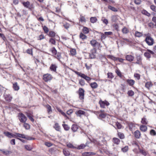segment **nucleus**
I'll use <instances>...</instances> for the list:
<instances>
[{"label":"nucleus","instance_id":"nucleus-6","mask_svg":"<svg viewBox=\"0 0 156 156\" xmlns=\"http://www.w3.org/2000/svg\"><path fill=\"white\" fill-rule=\"evenodd\" d=\"M91 45L94 47H95L96 46H99L100 45V44L97 42L95 40H93L90 42Z\"/></svg>","mask_w":156,"mask_h":156},{"label":"nucleus","instance_id":"nucleus-19","mask_svg":"<svg viewBox=\"0 0 156 156\" xmlns=\"http://www.w3.org/2000/svg\"><path fill=\"white\" fill-rule=\"evenodd\" d=\"M108 8L109 9L114 12H116L118 11V10L116 8L110 5H109L108 6Z\"/></svg>","mask_w":156,"mask_h":156},{"label":"nucleus","instance_id":"nucleus-45","mask_svg":"<svg viewBox=\"0 0 156 156\" xmlns=\"http://www.w3.org/2000/svg\"><path fill=\"white\" fill-rule=\"evenodd\" d=\"M150 9L153 11L156 12V6L154 5H151L150 6Z\"/></svg>","mask_w":156,"mask_h":156},{"label":"nucleus","instance_id":"nucleus-39","mask_svg":"<svg viewBox=\"0 0 156 156\" xmlns=\"http://www.w3.org/2000/svg\"><path fill=\"white\" fill-rule=\"evenodd\" d=\"M83 31L85 34H87L88 33L89 30L88 28L85 27H83Z\"/></svg>","mask_w":156,"mask_h":156},{"label":"nucleus","instance_id":"nucleus-20","mask_svg":"<svg viewBox=\"0 0 156 156\" xmlns=\"http://www.w3.org/2000/svg\"><path fill=\"white\" fill-rule=\"evenodd\" d=\"M90 22L92 23H96L98 20L97 19L96 17H91L90 19Z\"/></svg>","mask_w":156,"mask_h":156},{"label":"nucleus","instance_id":"nucleus-3","mask_svg":"<svg viewBox=\"0 0 156 156\" xmlns=\"http://www.w3.org/2000/svg\"><path fill=\"white\" fill-rule=\"evenodd\" d=\"M107 56L108 58H109L112 60H113L115 61H119L121 62H122L123 61L125 60L124 59L122 58L115 57L112 55H107Z\"/></svg>","mask_w":156,"mask_h":156},{"label":"nucleus","instance_id":"nucleus-62","mask_svg":"<svg viewBox=\"0 0 156 156\" xmlns=\"http://www.w3.org/2000/svg\"><path fill=\"white\" fill-rule=\"evenodd\" d=\"M84 64L87 68H90L91 67V65L89 63H85Z\"/></svg>","mask_w":156,"mask_h":156},{"label":"nucleus","instance_id":"nucleus-47","mask_svg":"<svg viewBox=\"0 0 156 156\" xmlns=\"http://www.w3.org/2000/svg\"><path fill=\"white\" fill-rule=\"evenodd\" d=\"M127 94L129 96H132L134 95V93L132 90H130L128 91Z\"/></svg>","mask_w":156,"mask_h":156},{"label":"nucleus","instance_id":"nucleus-16","mask_svg":"<svg viewBox=\"0 0 156 156\" xmlns=\"http://www.w3.org/2000/svg\"><path fill=\"white\" fill-rule=\"evenodd\" d=\"M76 114L78 116L80 117L81 115H84L85 113V112L82 110H79L76 113Z\"/></svg>","mask_w":156,"mask_h":156},{"label":"nucleus","instance_id":"nucleus-50","mask_svg":"<svg viewBox=\"0 0 156 156\" xmlns=\"http://www.w3.org/2000/svg\"><path fill=\"white\" fill-rule=\"evenodd\" d=\"M89 56L90 58L91 59L94 58L96 57L95 54L91 53H89Z\"/></svg>","mask_w":156,"mask_h":156},{"label":"nucleus","instance_id":"nucleus-40","mask_svg":"<svg viewBox=\"0 0 156 156\" xmlns=\"http://www.w3.org/2000/svg\"><path fill=\"white\" fill-rule=\"evenodd\" d=\"M25 148L28 151H31L32 149V147L30 145H26L25 146Z\"/></svg>","mask_w":156,"mask_h":156},{"label":"nucleus","instance_id":"nucleus-29","mask_svg":"<svg viewBox=\"0 0 156 156\" xmlns=\"http://www.w3.org/2000/svg\"><path fill=\"white\" fill-rule=\"evenodd\" d=\"M115 71L118 76H119L120 78H122L123 75L122 74L121 72L118 69H116Z\"/></svg>","mask_w":156,"mask_h":156},{"label":"nucleus","instance_id":"nucleus-22","mask_svg":"<svg viewBox=\"0 0 156 156\" xmlns=\"http://www.w3.org/2000/svg\"><path fill=\"white\" fill-rule=\"evenodd\" d=\"M117 134L119 137L121 139H123L125 137L124 135L122 133L118 132Z\"/></svg>","mask_w":156,"mask_h":156},{"label":"nucleus","instance_id":"nucleus-5","mask_svg":"<svg viewBox=\"0 0 156 156\" xmlns=\"http://www.w3.org/2000/svg\"><path fill=\"white\" fill-rule=\"evenodd\" d=\"M52 78V76L48 73L44 74L43 76V79L46 82L50 81Z\"/></svg>","mask_w":156,"mask_h":156},{"label":"nucleus","instance_id":"nucleus-34","mask_svg":"<svg viewBox=\"0 0 156 156\" xmlns=\"http://www.w3.org/2000/svg\"><path fill=\"white\" fill-rule=\"evenodd\" d=\"M23 126L26 129H28L30 128V125L27 123H23Z\"/></svg>","mask_w":156,"mask_h":156},{"label":"nucleus","instance_id":"nucleus-12","mask_svg":"<svg viewBox=\"0 0 156 156\" xmlns=\"http://www.w3.org/2000/svg\"><path fill=\"white\" fill-rule=\"evenodd\" d=\"M71 129L73 132H75L78 129V127L77 125L76 124H73L72 125Z\"/></svg>","mask_w":156,"mask_h":156},{"label":"nucleus","instance_id":"nucleus-25","mask_svg":"<svg viewBox=\"0 0 156 156\" xmlns=\"http://www.w3.org/2000/svg\"><path fill=\"white\" fill-rule=\"evenodd\" d=\"M99 103L101 107L103 108H105V101H102L101 100L99 101Z\"/></svg>","mask_w":156,"mask_h":156},{"label":"nucleus","instance_id":"nucleus-23","mask_svg":"<svg viewBox=\"0 0 156 156\" xmlns=\"http://www.w3.org/2000/svg\"><path fill=\"white\" fill-rule=\"evenodd\" d=\"M63 152L64 155L66 156H69L70 154L69 151L65 149H63Z\"/></svg>","mask_w":156,"mask_h":156},{"label":"nucleus","instance_id":"nucleus-13","mask_svg":"<svg viewBox=\"0 0 156 156\" xmlns=\"http://www.w3.org/2000/svg\"><path fill=\"white\" fill-rule=\"evenodd\" d=\"M140 129L141 131L145 132L147 131V128L146 126L142 125L140 126Z\"/></svg>","mask_w":156,"mask_h":156},{"label":"nucleus","instance_id":"nucleus-57","mask_svg":"<svg viewBox=\"0 0 156 156\" xmlns=\"http://www.w3.org/2000/svg\"><path fill=\"white\" fill-rule=\"evenodd\" d=\"M128 149V147L127 146L122 148V150L123 152H125L127 151Z\"/></svg>","mask_w":156,"mask_h":156},{"label":"nucleus","instance_id":"nucleus-41","mask_svg":"<svg viewBox=\"0 0 156 156\" xmlns=\"http://www.w3.org/2000/svg\"><path fill=\"white\" fill-rule=\"evenodd\" d=\"M62 126L67 131L69 129V127L67 124H62Z\"/></svg>","mask_w":156,"mask_h":156},{"label":"nucleus","instance_id":"nucleus-33","mask_svg":"<svg viewBox=\"0 0 156 156\" xmlns=\"http://www.w3.org/2000/svg\"><path fill=\"white\" fill-rule=\"evenodd\" d=\"M27 116L28 117L29 119L32 122L34 121V119L33 118L32 116L30 114L27 113Z\"/></svg>","mask_w":156,"mask_h":156},{"label":"nucleus","instance_id":"nucleus-46","mask_svg":"<svg viewBox=\"0 0 156 156\" xmlns=\"http://www.w3.org/2000/svg\"><path fill=\"white\" fill-rule=\"evenodd\" d=\"M144 55L145 57L148 58L151 57L150 54L148 52H145L144 53Z\"/></svg>","mask_w":156,"mask_h":156},{"label":"nucleus","instance_id":"nucleus-15","mask_svg":"<svg viewBox=\"0 0 156 156\" xmlns=\"http://www.w3.org/2000/svg\"><path fill=\"white\" fill-rule=\"evenodd\" d=\"M99 58L101 62H107V59L106 57L102 55H100L99 56Z\"/></svg>","mask_w":156,"mask_h":156},{"label":"nucleus","instance_id":"nucleus-32","mask_svg":"<svg viewBox=\"0 0 156 156\" xmlns=\"http://www.w3.org/2000/svg\"><path fill=\"white\" fill-rule=\"evenodd\" d=\"M122 31L123 34H127L129 32V30L126 27H124L122 30Z\"/></svg>","mask_w":156,"mask_h":156},{"label":"nucleus","instance_id":"nucleus-52","mask_svg":"<svg viewBox=\"0 0 156 156\" xmlns=\"http://www.w3.org/2000/svg\"><path fill=\"white\" fill-rule=\"evenodd\" d=\"M150 134L152 136H155L156 135V132L154 129H151L150 132Z\"/></svg>","mask_w":156,"mask_h":156},{"label":"nucleus","instance_id":"nucleus-42","mask_svg":"<svg viewBox=\"0 0 156 156\" xmlns=\"http://www.w3.org/2000/svg\"><path fill=\"white\" fill-rule=\"evenodd\" d=\"M80 20L81 22H85L86 21L84 17L81 15L80 16Z\"/></svg>","mask_w":156,"mask_h":156},{"label":"nucleus","instance_id":"nucleus-60","mask_svg":"<svg viewBox=\"0 0 156 156\" xmlns=\"http://www.w3.org/2000/svg\"><path fill=\"white\" fill-rule=\"evenodd\" d=\"M57 110L58 111L60 112L61 114L63 116H65V117H66V114L64 112L62 111L60 108H58Z\"/></svg>","mask_w":156,"mask_h":156},{"label":"nucleus","instance_id":"nucleus-37","mask_svg":"<svg viewBox=\"0 0 156 156\" xmlns=\"http://www.w3.org/2000/svg\"><path fill=\"white\" fill-rule=\"evenodd\" d=\"M90 86L93 88H96L98 87V85L96 82L91 83L90 84Z\"/></svg>","mask_w":156,"mask_h":156},{"label":"nucleus","instance_id":"nucleus-2","mask_svg":"<svg viewBox=\"0 0 156 156\" xmlns=\"http://www.w3.org/2000/svg\"><path fill=\"white\" fill-rule=\"evenodd\" d=\"M84 90L83 88H79L78 93L79 95V98L80 100L84 99Z\"/></svg>","mask_w":156,"mask_h":156},{"label":"nucleus","instance_id":"nucleus-43","mask_svg":"<svg viewBox=\"0 0 156 156\" xmlns=\"http://www.w3.org/2000/svg\"><path fill=\"white\" fill-rule=\"evenodd\" d=\"M141 122L144 124H147V121L146 119L143 118L142 119Z\"/></svg>","mask_w":156,"mask_h":156},{"label":"nucleus","instance_id":"nucleus-9","mask_svg":"<svg viewBox=\"0 0 156 156\" xmlns=\"http://www.w3.org/2000/svg\"><path fill=\"white\" fill-rule=\"evenodd\" d=\"M95 154V153L92 152H86L83 153V156H90L94 155Z\"/></svg>","mask_w":156,"mask_h":156},{"label":"nucleus","instance_id":"nucleus-54","mask_svg":"<svg viewBox=\"0 0 156 156\" xmlns=\"http://www.w3.org/2000/svg\"><path fill=\"white\" fill-rule=\"evenodd\" d=\"M108 78L110 79H112L114 77L113 74L111 73H109L107 74Z\"/></svg>","mask_w":156,"mask_h":156},{"label":"nucleus","instance_id":"nucleus-8","mask_svg":"<svg viewBox=\"0 0 156 156\" xmlns=\"http://www.w3.org/2000/svg\"><path fill=\"white\" fill-rule=\"evenodd\" d=\"M4 98L5 100L8 102L10 101L12 99V97L10 95L5 94L4 95Z\"/></svg>","mask_w":156,"mask_h":156},{"label":"nucleus","instance_id":"nucleus-1","mask_svg":"<svg viewBox=\"0 0 156 156\" xmlns=\"http://www.w3.org/2000/svg\"><path fill=\"white\" fill-rule=\"evenodd\" d=\"M145 41L146 43L149 45H152L154 44V39L150 36H147L146 37Z\"/></svg>","mask_w":156,"mask_h":156},{"label":"nucleus","instance_id":"nucleus-10","mask_svg":"<svg viewBox=\"0 0 156 156\" xmlns=\"http://www.w3.org/2000/svg\"><path fill=\"white\" fill-rule=\"evenodd\" d=\"M126 58L127 60L131 62L133 61L134 57L131 55H127L126 56Z\"/></svg>","mask_w":156,"mask_h":156},{"label":"nucleus","instance_id":"nucleus-64","mask_svg":"<svg viewBox=\"0 0 156 156\" xmlns=\"http://www.w3.org/2000/svg\"><path fill=\"white\" fill-rule=\"evenodd\" d=\"M64 27L66 29H68L69 27V23H66L63 25Z\"/></svg>","mask_w":156,"mask_h":156},{"label":"nucleus","instance_id":"nucleus-26","mask_svg":"<svg viewBox=\"0 0 156 156\" xmlns=\"http://www.w3.org/2000/svg\"><path fill=\"white\" fill-rule=\"evenodd\" d=\"M106 114L105 113H100L99 114V118L103 119L106 117Z\"/></svg>","mask_w":156,"mask_h":156},{"label":"nucleus","instance_id":"nucleus-51","mask_svg":"<svg viewBox=\"0 0 156 156\" xmlns=\"http://www.w3.org/2000/svg\"><path fill=\"white\" fill-rule=\"evenodd\" d=\"M116 125L118 129H121L122 128V126L120 123L117 122L116 123Z\"/></svg>","mask_w":156,"mask_h":156},{"label":"nucleus","instance_id":"nucleus-28","mask_svg":"<svg viewBox=\"0 0 156 156\" xmlns=\"http://www.w3.org/2000/svg\"><path fill=\"white\" fill-rule=\"evenodd\" d=\"M80 37L82 40H84L87 38V37L83 33H81L80 34Z\"/></svg>","mask_w":156,"mask_h":156},{"label":"nucleus","instance_id":"nucleus-31","mask_svg":"<svg viewBox=\"0 0 156 156\" xmlns=\"http://www.w3.org/2000/svg\"><path fill=\"white\" fill-rule=\"evenodd\" d=\"M86 144H81L78 147L77 149H83L84 147H86Z\"/></svg>","mask_w":156,"mask_h":156},{"label":"nucleus","instance_id":"nucleus-61","mask_svg":"<svg viewBox=\"0 0 156 156\" xmlns=\"http://www.w3.org/2000/svg\"><path fill=\"white\" fill-rule=\"evenodd\" d=\"M4 134L7 137L10 138L11 133L9 132H4Z\"/></svg>","mask_w":156,"mask_h":156},{"label":"nucleus","instance_id":"nucleus-4","mask_svg":"<svg viewBox=\"0 0 156 156\" xmlns=\"http://www.w3.org/2000/svg\"><path fill=\"white\" fill-rule=\"evenodd\" d=\"M18 117L19 119L21 122H25L27 120L26 117L22 113H20Z\"/></svg>","mask_w":156,"mask_h":156},{"label":"nucleus","instance_id":"nucleus-18","mask_svg":"<svg viewBox=\"0 0 156 156\" xmlns=\"http://www.w3.org/2000/svg\"><path fill=\"white\" fill-rule=\"evenodd\" d=\"M113 142L114 143L117 145L119 144L120 141V140L119 139L117 138H114L113 139Z\"/></svg>","mask_w":156,"mask_h":156},{"label":"nucleus","instance_id":"nucleus-36","mask_svg":"<svg viewBox=\"0 0 156 156\" xmlns=\"http://www.w3.org/2000/svg\"><path fill=\"white\" fill-rule=\"evenodd\" d=\"M70 53L71 55L73 56L76 54V51L75 49H72L70 51Z\"/></svg>","mask_w":156,"mask_h":156},{"label":"nucleus","instance_id":"nucleus-30","mask_svg":"<svg viewBox=\"0 0 156 156\" xmlns=\"http://www.w3.org/2000/svg\"><path fill=\"white\" fill-rule=\"evenodd\" d=\"M55 33L53 31H50L49 33V36L51 37H54L55 36Z\"/></svg>","mask_w":156,"mask_h":156},{"label":"nucleus","instance_id":"nucleus-38","mask_svg":"<svg viewBox=\"0 0 156 156\" xmlns=\"http://www.w3.org/2000/svg\"><path fill=\"white\" fill-rule=\"evenodd\" d=\"M54 56H55V58H57L59 60H60V59L61 58V54L60 53L58 52L57 53L56 55H55Z\"/></svg>","mask_w":156,"mask_h":156},{"label":"nucleus","instance_id":"nucleus-11","mask_svg":"<svg viewBox=\"0 0 156 156\" xmlns=\"http://www.w3.org/2000/svg\"><path fill=\"white\" fill-rule=\"evenodd\" d=\"M13 88L14 90L17 91L19 89V87L17 82L13 84Z\"/></svg>","mask_w":156,"mask_h":156},{"label":"nucleus","instance_id":"nucleus-14","mask_svg":"<svg viewBox=\"0 0 156 156\" xmlns=\"http://www.w3.org/2000/svg\"><path fill=\"white\" fill-rule=\"evenodd\" d=\"M2 151V153L5 155H7L12 153V152L8 150H0Z\"/></svg>","mask_w":156,"mask_h":156},{"label":"nucleus","instance_id":"nucleus-55","mask_svg":"<svg viewBox=\"0 0 156 156\" xmlns=\"http://www.w3.org/2000/svg\"><path fill=\"white\" fill-rule=\"evenodd\" d=\"M47 110L48 112H51L52 111L51 108L50 106L48 105H46Z\"/></svg>","mask_w":156,"mask_h":156},{"label":"nucleus","instance_id":"nucleus-48","mask_svg":"<svg viewBox=\"0 0 156 156\" xmlns=\"http://www.w3.org/2000/svg\"><path fill=\"white\" fill-rule=\"evenodd\" d=\"M79 83L81 86H83L85 85L84 80L83 79H80L79 81Z\"/></svg>","mask_w":156,"mask_h":156},{"label":"nucleus","instance_id":"nucleus-44","mask_svg":"<svg viewBox=\"0 0 156 156\" xmlns=\"http://www.w3.org/2000/svg\"><path fill=\"white\" fill-rule=\"evenodd\" d=\"M49 42L51 43L52 44L55 45L56 44V42L55 39L52 38H51L49 40Z\"/></svg>","mask_w":156,"mask_h":156},{"label":"nucleus","instance_id":"nucleus-35","mask_svg":"<svg viewBox=\"0 0 156 156\" xmlns=\"http://www.w3.org/2000/svg\"><path fill=\"white\" fill-rule=\"evenodd\" d=\"M16 137H18L20 138H26V137L24 135L22 134L19 133H16Z\"/></svg>","mask_w":156,"mask_h":156},{"label":"nucleus","instance_id":"nucleus-21","mask_svg":"<svg viewBox=\"0 0 156 156\" xmlns=\"http://www.w3.org/2000/svg\"><path fill=\"white\" fill-rule=\"evenodd\" d=\"M51 51L53 55L54 56L55 55H56L57 53V51L55 47H53L51 49Z\"/></svg>","mask_w":156,"mask_h":156},{"label":"nucleus","instance_id":"nucleus-63","mask_svg":"<svg viewBox=\"0 0 156 156\" xmlns=\"http://www.w3.org/2000/svg\"><path fill=\"white\" fill-rule=\"evenodd\" d=\"M134 76L138 80L140 79V75L138 73H135L134 74Z\"/></svg>","mask_w":156,"mask_h":156},{"label":"nucleus","instance_id":"nucleus-58","mask_svg":"<svg viewBox=\"0 0 156 156\" xmlns=\"http://www.w3.org/2000/svg\"><path fill=\"white\" fill-rule=\"evenodd\" d=\"M142 13L146 15V16H149L151 15V14L148 13L147 11L146 10H144L142 12Z\"/></svg>","mask_w":156,"mask_h":156},{"label":"nucleus","instance_id":"nucleus-7","mask_svg":"<svg viewBox=\"0 0 156 156\" xmlns=\"http://www.w3.org/2000/svg\"><path fill=\"white\" fill-rule=\"evenodd\" d=\"M134 135L136 138L139 139L141 133L139 130H137L134 132Z\"/></svg>","mask_w":156,"mask_h":156},{"label":"nucleus","instance_id":"nucleus-24","mask_svg":"<svg viewBox=\"0 0 156 156\" xmlns=\"http://www.w3.org/2000/svg\"><path fill=\"white\" fill-rule=\"evenodd\" d=\"M152 84L151 82H147L145 83V86L148 89H149L150 87H152Z\"/></svg>","mask_w":156,"mask_h":156},{"label":"nucleus","instance_id":"nucleus-53","mask_svg":"<svg viewBox=\"0 0 156 156\" xmlns=\"http://www.w3.org/2000/svg\"><path fill=\"white\" fill-rule=\"evenodd\" d=\"M43 29L44 32L46 33H48L49 31L48 28L45 26L43 27Z\"/></svg>","mask_w":156,"mask_h":156},{"label":"nucleus","instance_id":"nucleus-56","mask_svg":"<svg viewBox=\"0 0 156 156\" xmlns=\"http://www.w3.org/2000/svg\"><path fill=\"white\" fill-rule=\"evenodd\" d=\"M30 2L28 1H27L26 2H24L23 3V5L24 6L28 8L30 5Z\"/></svg>","mask_w":156,"mask_h":156},{"label":"nucleus","instance_id":"nucleus-17","mask_svg":"<svg viewBox=\"0 0 156 156\" xmlns=\"http://www.w3.org/2000/svg\"><path fill=\"white\" fill-rule=\"evenodd\" d=\"M126 81L127 82V83H129V85L130 86H132L135 83V81L134 80L131 79L127 80Z\"/></svg>","mask_w":156,"mask_h":156},{"label":"nucleus","instance_id":"nucleus-27","mask_svg":"<svg viewBox=\"0 0 156 156\" xmlns=\"http://www.w3.org/2000/svg\"><path fill=\"white\" fill-rule=\"evenodd\" d=\"M135 35L136 37H140L142 36L143 34L141 32L136 31L135 33Z\"/></svg>","mask_w":156,"mask_h":156},{"label":"nucleus","instance_id":"nucleus-59","mask_svg":"<svg viewBox=\"0 0 156 156\" xmlns=\"http://www.w3.org/2000/svg\"><path fill=\"white\" fill-rule=\"evenodd\" d=\"M139 150L140 152L142 154L144 155H146V153L145 151L143 150H142L140 148L139 149Z\"/></svg>","mask_w":156,"mask_h":156},{"label":"nucleus","instance_id":"nucleus-49","mask_svg":"<svg viewBox=\"0 0 156 156\" xmlns=\"http://www.w3.org/2000/svg\"><path fill=\"white\" fill-rule=\"evenodd\" d=\"M101 21L103 22V23L105 24L106 25L108 23V20L107 19L104 18H102Z\"/></svg>","mask_w":156,"mask_h":156}]
</instances>
